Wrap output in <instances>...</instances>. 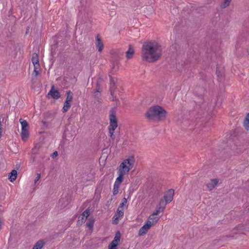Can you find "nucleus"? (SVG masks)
<instances>
[{
  "label": "nucleus",
  "mask_w": 249,
  "mask_h": 249,
  "mask_svg": "<svg viewBox=\"0 0 249 249\" xmlns=\"http://www.w3.org/2000/svg\"><path fill=\"white\" fill-rule=\"evenodd\" d=\"M91 14L89 11H85L81 17V22L82 23H91L90 18Z\"/></svg>",
  "instance_id": "10"
},
{
  "label": "nucleus",
  "mask_w": 249,
  "mask_h": 249,
  "mask_svg": "<svg viewBox=\"0 0 249 249\" xmlns=\"http://www.w3.org/2000/svg\"><path fill=\"white\" fill-rule=\"evenodd\" d=\"M155 194H156V196H155L157 198V197H158L160 196V193L159 191L157 190L156 193H155Z\"/></svg>",
  "instance_id": "43"
},
{
  "label": "nucleus",
  "mask_w": 249,
  "mask_h": 249,
  "mask_svg": "<svg viewBox=\"0 0 249 249\" xmlns=\"http://www.w3.org/2000/svg\"><path fill=\"white\" fill-rule=\"evenodd\" d=\"M231 0H224L223 2L221 3L220 7L222 8H225L229 6L231 3Z\"/></svg>",
  "instance_id": "27"
},
{
  "label": "nucleus",
  "mask_w": 249,
  "mask_h": 249,
  "mask_svg": "<svg viewBox=\"0 0 249 249\" xmlns=\"http://www.w3.org/2000/svg\"><path fill=\"white\" fill-rule=\"evenodd\" d=\"M174 195V190L172 189L168 190L165 193V194L163 196L165 201L164 205H165L167 203L172 201V200L173 199Z\"/></svg>",
  "instance_id": "9"
},
{
  "label": "nucleus",
  "mask_w": 249,
  "mask_h": 249,
  "mask_svg": "<svg viewBox=\"0 0 249 249\" xmlns=\"http://www.w3.org/2000/svg\"><path fill=\"white\" fill-rule=\"evenodd\" d=\"M87 218L86 217L84 216V215H80L78 217V220L77 221V224L78 225L81 226L83 223H84Z\"/></svg>",
  "instance_id": "25"
},
{
  "label": "nucleus",
  "mask_w": 249,
  "mask_h": 249,
  "mask_svg": "<svg viewBox=\"0 0 249 249\" xmlns=\"http://www.w3.org/2000/svg\"><path fill=\"white\" fill-rule=\"evenodd\" d=\"M244 230V225L242 224H239L233 229V231H235V230L243 231Z\"/></svg>",
  "instance_id": "32"
},
{
  "label": "nucleus",
  "mask_w": 249,
  "mask_h": 249,
  "mask_svg": "<svg viewBox=\"0 0 249 249\" xmlns=\"http://www.w3.org/2000/svg\"><path fill=\"white\" fill-rule=\"evenodd\" d=\"M29 30V27H28L27 28V30H26V34H27L28 33Z\"/></svg>",
  "instance_id": "49"
},
{
  "label": "nucleus",
  "mask_w": 249,
  "mask_h": 249,
  "mask_svg": "<svg viewBox=\"0 0 249 249\" xmlns=\"http://www.w3.org/2000/svg\"><path fill=\"white\" fill-rule=\"evenodd\" d=\"M1 131H2V128H1V127H0V138H1V137L2 136Z\"/></svg>",
  "instance_id": "47"
},
{
  "label": "nucleus",
  "mask_w": 249,
  "mask_h": 249,
  "mask_svg": "<svg viewBox=\"0 0 249 249\" xmlns=\"http://www.w3.org/2000/svg\"><path fill=\"white\" fill-rule=\"evenodd\" d=\"M153 225V223H152V222L148 219L139 230V235L142 236L145 234Z\"/></svg>",
  "instance_id": "7"
},
{
  "label": "nucleus",
  "mask_w": 249,
  "mask_h": 249,
  "mask_svg": "<svg viewBox=\"0 0 249 249\" xmlns=\"http://www.w3.org/2000/svg\"><path fill=\"white\" fill-rule=\"evenodd\" d=\"M134 50L132 47V45H129L128 50L125 52L126 57L127 59H130L132 58L134 54Z\"/></svg>",
  "instance_id": "13"
},
{
  "label": "nucleus",
  "mask_w": 249,
  "mask_h": 249,
  "mask_svg": "<svg viewBox=\"0 0 249 249\" xmlns=\"http://www.w3.org/2000/svg\"><path fill=\"white\" fill-rule=\"evenodd\" d=\"M216 68H218L217 67ZM216 73L217 74V76L218 77V80H220L221 77H222V74L220 73V72L218 71L217 69H216Z\"/></svg>",
  "instance_id": "38"
},
{
  "label": "nucleus",
  "mask_w": 249,
  "mask_h": 249,
  "mask_svg": "<svg viewBox=\"0 0 249 249\" xmlns=\"http://www.w3.org/2000/svg\"><path fill=\"white\" fill-rule=\"evenodd\" d=\"M117 107H112L109 111V125L108 129H116L118 127V121L116 116Z\"/></svg>",
  "instance_id": "5"
},
{
  "label": "nucleus",
  "mask_w": 249,
  "mask_h": 249,
  "mask_svg": "<svg viewBox=\"0 0 249 249\" xmlns=\"http://www.w3.org/2000/svg\"><path fill=\"white\" fill-rule=\"evenodd\" d=\"M112 96L113 97L112 101H118V99H116V97H114L113 95Z\"/></svg>",
  "instance_id": "44"
},
{
  "label": "nucleus",
  "mask_w": 249,
  "mask_h": 249,
  "mask_svg": "<svg viewBox=\"0 0 249 249\" xmlns=\"http://www.w3.org/2000/svg\"><path fill=\"white\" fill-rule=\"evenodd\" d=\"M97 42V47L99 52H101L104 48V44L102 41L101 38L99 37V35H97L96 37Z\"/></svg>",
  "instance_id": "14"
},
{
  "label": "nucleus",
  "mask_w": 249,
  "mask_h": 249,
  "mask_svg": "<svg viewBox=\"0 0 249 249\" xmlns=\"http://www.w3.org/2000/svg\"><path fill=\"white\" fill-rule=\"evenodd\" d=\"M18 176V172L17 170L13 169L12 170L11 173H9V179L11 182H13L15 181Z\"/></svg>",
  "instance_id": "18"
},
{
  "label": "nucleus",
  "mask_w": 249,
  "mask_h": 249,
  "mask_svg": "<svg viewBox=\"0 0 249 249\" xmlns=\"http://www.w3.org/2000/svg\"><path fill=\"white\" fill-rule=\"evenodd\" d=\"M90 214V211L89 209H86L82 214L81 215H84V216L86 217L87 218L88 217Z\"/></svg>",
  "instance_id": "36"
},
{
  "label": "nucleus",
  "mask_w": 249,
  "mask_h": 249,
  "mask_svg": "<svg viewBox=\"0 0 249 249\" xmlns=\"http://www.w3.org/2000/svg\"><path fill=\"white\" fill-rule=\"evenodd\" d=\"M119 106V103H117V104H116V106Z\"/></svg>",
  "instance_id": "51"
},
{
  "label": "nucleus",
  "mask_w": 249,
  "mask_h": 249,
  "mask_svg": "<svg viewBox=\"0 0 249 249\" xmlns=\"http://www.w3.org/2000/svg\"><path fill=\"white\" fill-rule=\"evenodd\" d=\"M110 77V94L112 96H113V93L114 92V90L116 89V86L114 81L113 78L109 76Z\"/></svg>",
  "instance_id": "16"
},
{
  "label": "nucleus",
  "mask_w": 249,
  "mask_h": 249,
  "mask_svg": "<svg viewBox=\"0 0 249 249\" xmlns=\"http://www.w3.org/2000/svg\"><path fill=\"white\" fill-rule=\"evenodd\" d=\"M35 160V157H34L33 158V161H34V160Z\"/></svg>",
  "instance_id": "50"
},
{
  "label": "nucleus",
  "mask_w": 249,
  "mask_h": 249,
  "mask_svg": "<svg viewBox=\"0 0 249 249\" xmlns=\"http://www.w3.org/2000/svg\"><path fill=\"white\" fill-rule=\"evenodd\" d=\"M201 79L203 81H207L208 79L207 76L206 75L202 76Z\"/></svg>",
  "instance_id": "42"
},
{
  "label": "nucleus",
  "mask_w": 249,
  "mask_h": 249,
  "mask_svg": "<svg viewBox=\"0 0 249 249\" xmlns=\"http://www.w3.org/2000/svg\"><path fill=\"white\" fill-rule=\"evenodd\" d=\"M41 177L40 174L37 173V177H36L35 180V184L36 185L37 183V182L39 180Z\"/></svg>",
  "instance_id": "39"
},
{
  "label": "nucleus",
  "mask_w": 249,
  "mask_h": 249,
  "mask_svg": "<svg viewBox=\"0 0 249 249\" xmlns=\"http://www.w3.org/2000/svg\"><path fill=\"white\" fill-rule=\"evenodd\" d=\"M57 156H58V152H57L56 151H54V152H53V153L51 155V157L53 159H54V158L56 157Z\"/></svg>",
  "instance_id": "41"
},
{
  "label": "nucleus",
  "mask_w": 249,
  "mask_h": 249,
  "mask_svg": "<svg viewBox=\"0 0 249 249\" xmlns=\"http://www.w3.org/2000/svg\"><path fill=\"white\" fill-rule=\"evenodd\" d=\"M32 61L34 66L38 67L40 66L38 53H35L33 54Z\"/></svg>",
  "instance_id": "15"
},
{
  "label": "nucleus",
  "mask_w": 249,
  "mask_h": 249,
  "mask_svg": "<svg viewBox=\"0 0 249 249\" xmlns=\"http://www.w3.org/2000/svg\"><path fill=\"white\" fill-rule=\"evenodd\" d=\"M164 201L163 199H161L159 202V205L160 206L161 205V203H163Z\"/></svg>",
  "instance_id": "45"
},
{
  "label": "nucleus",
  "mask_w": 249,
  "mask_h": 249,
  "mask_svg": "<svg viewBox=\"0 0 249 249\" xmlns=\"http://www.w3.org/2000/svg\"><path fill=\"white\" fill-rule=\"evenodd\" d=\"M121 237V233H120V231H118L116 232L115 237L112 241H113L119 245L120 243Z\"/></svg>",
  "instance_id": "24"
},
{
  "label": "nucleus",
  "mask_w": 249,
  "mask_h": 249,
  "mask_svg": "<svg viewBox=\"0 0 249 249\" xmlns=\"http://www.w3.org/2000/svg\"><path fill=\"white\" fill-rule=\"evenodd\" d=\"M161 46L156 41L145 42L142 45V59L148 62H154L162 55Z\"/></svg>",
  "instance_id": "1"
},
{
  "label": "nucleus",
  "mask_w": 249,
  "mask_h": 249,
  "mask_svg": "<svg viewBox=\"0 0 249 249\" xmlns=\"http://www.w3.org/2000/svg\"><path fill=\"white\" fill-rule=\"evenodd\" d=\"M119 176L117 178L116 181L114 183L115 184L120 185L124 179V175L118 173Z\"/></svg>",
  "instance_id": "22"
},
{
  "label": "nucleus",
  "mask_w": 249,
  "mask_h": 249,
  "mask_svg": "<svg viewBox=\"0 0 249 249\" xmlns=\"http://www.w3.org/2000/svg\"><path fill=\"white\" fill-rule=\"evenodd\" d=\"M94 222L95 219L93 217H89L86 223L87 227H88L89 230L92 229Z\"/></svg>",
  "instance_id": "20"
},
{
  "label": "nucleus",
  "mask_w": 249,
  "mask_h": 249,
  "mask_svg": "<svg viewBox=\"0 0 249 249\" xmlns=\"http://www.w3.org/2000/svg\"><path fill=\"white\" fill-rule=\"evenodd\" d=\"M167 112L161 106L156 105L150 107L145 113V116L149 120L158 122L165 119Z\"/></svg>",
  "instance_id": "2"
},
{
  "label": "nucleus",
  "mask_w": 249,
  "mask_h": 249,
  "mask_svg": "<svg viewBox=\"0 0 249 249\" xmlns=\"http://www.w3.org/2000/svg\"><path fill=\"white\" fill-rule=\"evenodd\" d=\"M40 66L38 67L34 66V70L33 74H35V76H36L39 74Z\"/></svg>",
  "instance_id": "35"
},
{
  "label": "nucleus",
  "mask_w": 249,
  "mask_h": 249,
  "mask_svg": "<svg viewBox=\"0 0 249 249\" xmlns=\"http://www.w3.org/2000/svg\"><path fill=\"white\" fill-rule=\"evenodd\" d=\"M40 148V146L36 144L34 147L32 149V153L34 155L38 153V150Z\"/></svg>",
  "instance_id": "33"
},
{
  "label": "nucleus",
  "mask_w": 249,
  "mask_h": 249,
  "mask_svg": "<svg viewBox=\"0 0 249 249\" xmlns=\"http://www.w3.org/2000/svg\"><path fill=\"white\" fill-rule=\"evenodd\" d=\"M135 159L133 156L124 160L120 165L118 173L125 175L133 168Z\"/></svg>",
  "instance_id": "3"
},
{
  "label": "nucleus",
  "mask_w": 249,
  "mask_h": 249,
  "mask_svg": "<svg viewBox=\"0 0 249 249\" xmlns=\"http://www.w3.org/2000/svg\"><path fill=\"white\" fill-rule=\"evenodd\" d=\"M44 244L45 242L43 240H40L35 244L32 249H42Z\"/></svg>",
  "instance_id": "19"
},
{
  "label": "nucleus",
  "mask_w": 249,
  "mask_h": 249,
  "mask_svg": "<svg viewBox=\"0 0 249 249\" xmlns=\"http://www.w3.org/2000/svg\"><path fill=\"white\" fill-rule=\"evenodd\" d=\"M119 106V103H117V104H116V106Z\"/></svg>",
  "instance_id": "52"
},
{
  "label": "nucleus",
  "mask_w": 249,
  "mask_h": 249,
  "mask_svg": "<svg viewBox=\"0 0 249 249\" xmlns=\"http://www.w3.org/2000/svg\"><path fill=\"white\" fill-rule=\"evenodd\" d=\"M152 220L153 222L152 223H156L159 219V218L158 217H149Z\"/></svg>",
  "instance_id": "40"
},
{
  "label": "nucleus",
  "mask_w": 249,
  "mask_h": 249,
  "mask_svg": "<svg viewBox=\"0 0 249 249\" xmlns=\"http://www.w3.org/2000/svg\"><path fill=\"white\" fill-rule=\"evenodd\" d=\"M229 237H231V238H233L234 237V236L233 235H226V236H223L221 237V238L220 239L221 240H222V241H226V238H229Z\"/></svg>",
  "instance_id": "37"
},
{
  "label": "nucleus",
  "mask_w": 249,
  "mask_h": 249,
  "mask_svg": "<svg viewBox=\"0 0 249 249\" xmlns=\"http://www.w3.org/2000/svg\"><path fill=\"white\" fill-rule=\"evenodd\" d=\"M120 208H118L117 212H116L113 218H115V221H114L113 223L115 224H117L118 223V219L119 218L122 217L124 214V211L123 209L122 210H119Z\"/></svg>",
  "instance_id": "12"
},
{
  "label": "nucleus",
  "mask_w": 249,
  "mask_h": 249,
  "mask_svg": "<svg viewBox=\"0 0 249 249\" xmlns=\"http://www.w3.org/2000/svg\"><path fill=\"white\" fill-rule=\"evenodd\" d=\"M243 125L245 128L247 130H249V112L247 114L246 117H245L244 122Z\"/></svg>",
  "instance_id": "23"
},
{
  "label": "nucleus",
  "mask_w": 249,
  "mask_h": 249,
  "mask_svg": "<svg viewBox=\"0 0 249 249\" xmlns=\"http://www.w3.org/2000/svg\"><path fill=\"white\" fill-rule=\"evenodd\" d=\"M164 209V207L159 206L156 208L155 212L152 214V215H158L160 212H162Z\"/></svg>",
  "instance_id": "29"
},
{
  "label": "nucleus",
  "mask_w": 249,
  "mask_h": 249,
  "mask_svg": "<svg viewBox=\"0 0 249 249\" xmlns=\"http://www.w3.org/2000/svg\"><path fill=\"white\" fill-rule=\"evenodd\" d=\"M102 81L103 79L101 77H99L98 78L96 82V89L95 91L94 92L95 94V96L97 95V94H96V93L101 92L102 91V88L101 87L100 84Z\"/></svg>",
  "instance_id": "17"
},
{
  "label": "nucleus",
  "mask_w": 249,
  "mask_h": 249,
  "mask_svg": "<svg viewBox=\"0 0 249 249\" xmlns=\"http://www.w3.org/2000/svg\"><path fill=\"white\" fill-rule=\"evenodd\" d=\"M119 245L113 241H111L108 246V249H117Z\"/></svg>",
  "instance_id": "28"
},
{
  "label": "nucleus",
  "mask_w": 249,
  "mask_h": 249,
  "mask_svg": "<svg viewBox=\"0 0 249 249\" xmlns=\"http://www.w3.org/2000/svg\"><path fill=\"white\" fill-rule=\"evenodd\" d=\"M108 129V132L109 134V136L110 138L111 139L112 141L114 142L115 139V136L114 134V132L115 131V129Z\"/></svg>",
  "instance_id": "30"
},
{
  "label": "nucleus",
  "mask_w": 249,
  "mask_h": 249,
  "mask_svg": "<svg viewBox=\"0 0 249 249\" xmlns=\"http://www.w3.org/2000/svg\"><path fill=\"white\" fill-rule=\"evenodd\" d=\"M234 234H237V232H234Z\"/></svg>",
  "instance_id": "53"
},
{
  "label": "nucleus",
  "mask_w": 249,
  "mask_h": 249,
  "mask_svg": "<svg viewBox=\"0 0 249 249\" xmlns=\"http://www.w3.org/2000/svg\"><path fill=\"white\" fill-rule=\"evenodd\" d=\"M67 97L66 101H68L69 102H72L73 99V93L71 90H68L66 91Z\"/></svg>",
  "instance_id": "26"
},
{
  "label": "nucleus",
  "mask_w": 249,
  "mask_h": 249,
  "mask_svg": "<svg viewBox=\"0 0 249 249\" xmlns=\"http://www.w3.org/2000/svg\"><path fill=\"white\" fill-rule=\"evenodd\" d=\"M120 185L117 184H114V187L113 189V196H116L119 192V188Z\"/></svg>",
  "instance_id": "31"
},
{
  "label": "nucleus",
  "mask_w": 249,
  "mask_h": 249,
  "mask_svg": "<svg viewBox=\"0 0 249 249\" xmlns=\"http://www.w3.org/2000/svg\"><path fill=\"white\" fill-rule=\"evenodd\" d=\"M124 52L121 49H112L110 51V54L111 55V63L112 69H115L118 66L120 60L124 56Z\"/></svg>",
  "instance_id": "4"
},
{
  "label": "nucleus",
  "mask_w": 249,
  "mask_h": 249,
  "mask_svg": "<svg viewBox=\"0 0 249 249\" xmlns=\"http://www.w3.org/2000/svg\"><path fill=\"white\" fill-rule=\"evenodd\" d=\"M42 123L44 124V125H47L48 123L45 121H42Z\"/></svg>",
  "instance_id": "46"
},
{
  "label": "nucleus",
  "mask_w": 249,
  "mask_h": 249,
  "mask_svg": "<svg viewBox=\"0 0 249 249\" xmlns=\"http://www.w3.org/2000/svg\"><path fill=\"white\" fill-rule=\"evenodd\" d=\"M79 14H80V15H82V9H79ZM79 15L80 16V14H79Z\"/></svg>",
  "instance_id": "48"
},
{
  "label": "nucleus",
  "mask_w": 249,
  "mask_h": 249,
  "mask_svg": "<svg viewBox=\"0 0 249 249\" xmlns=\"http://www.w3.org/2000/svg\"><path fill=\"white\" fill-rule=\"evenodd\" d=\"M71 102L66 101L64 102V106L62 108V111L63 113L66 112L71 107Z\"/></svg>",
  "instance_id": "21"
},
{
  "label": "nucleus",
  "mask_w": 249,
  "mask_h": 249,
  "mask_svg": "<svg viewBox=\"0 0 249 249\" xmlns=\"http://www.w3.org/2000/svg\"><path fill=\"white\" fill-rule=\"evenodd\" d=\"M126 203H127V199L125 197H124L122 199V202L120 203L118 208H122V209H123V208L126 205Z\"/></svg>",
  "instance_id": "34"
},
{
  "label": "nucleus",
  "mask_w": 249,
  "mask_h": 249,
  "mask_svg": "<svg viewBox=\"0 0 249 249\" xmlns=\"http://www.w3.org/2000/svg\"><path fill=\"white\" fill-rule=\"evenodd\" d=\"M19 122L21 125V138L22 140L25 142L28 139L29 136V123L26 120H23L21 118L19 119Z\"/></svg>",
  "instance_id": "6"
},
{
  "label": "nucleus",
  "mask_w": 249,
  "mask_h": 249,
  "mask_svg": "<svg viewBox=\"0 0 249 249\" xmlns=\"http://www.w3.org/2000/svg\"><path fill=\"white\" fill-rule=\"evenodd\" d=\"M219 182L218 178L211 179L210 182L206 184V186L209 190L212 191L217 185Z\"/></svg>",
  "instance_id": "11"
},
{
  "label": "nucleus",
  "mask_w": 249,
  "mask_h": 249,
  "mask_svg": "<svg viewBox=\"0 0 249 249\" xmlns=\"http://www.w3.org/2000/svg\"><path fill=\"white\" fill-rule=\"evenodd\" d=\"M47 96L48 98L51 96L54 99H57L60 97V94L58 90L55 89L54 85H53Z\"/></svg>",
  "instance_id": "8"
}]
</instances>
